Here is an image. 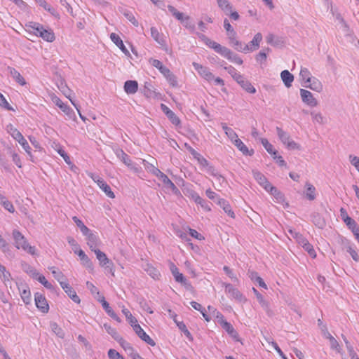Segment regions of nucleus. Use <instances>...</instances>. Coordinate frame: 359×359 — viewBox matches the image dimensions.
I'll return each mask as SVG.
<instances>
[{
  "label": "nucleus",
  "mask_w": 359,
  "mask_h": 359,
  "mask_svg": "<svg viewBox=\"0 0 359 359\" xmlns=\"http://www.w3.org/2000/svg\"><path fill=\"white\" fill-rule=\"evenodd\" d=\"M27 29H29V32H33L36 36H39L40 32L43 29V26L38 22H29L26 25Z\"/></svg>",
  "instance_id": "obj_31"
},
{
  "label": "nucleus",
  "mask_w": 359,
  "mask_h": 359,
  "mask_svg": "<svg viewBox=\"0 0 359 359\" xmlns=\"http://www.w3.org/2000/svg\"><path fill=\"white\" fill-rule=\"evenodd\" d=\"M280 77L286 87L289 88L292 86V83L294 81V76L288 70L282 71Z\"/></svg>",
  "instance_id": "obj_28"
},
{
  "label": "nucleus",
  "mask_w": 359,
  "mask_h": 359,
  "mask_svg": "<svg viewBox=\"0 0 359 359\" xmlns=\"http://www.w3.org/2000/svg\"><path fill=\"white\" fill-rule=\"evenodd\" d=\"M34 300L36 307L43 313L48 312L49 306L43 294L36 292L34 294Z\"/></svg>",
  "instance_id": "obj_6"
},
{
  "label": "nucleus",
  "mask_w": 359,
  "mask_h": 359,
  "mask_svg": "<svg viewBox=\"0 0 359 359\" xmlns=\"http://www.w3.org/2000/svg\"><path fill=\"white\" fill-rule=\"evenodd\" d=\"M313 223L320 229H323L325 226V222L319 213L313 212L311 215Z\"/></svg>",
  "instance_id": "obj_41"
},
{
  "label": "nucleus",
  "mask_w": 359,
  "mask_h": 359,
  "mask_svg": "<svg viewBox=\"0 0 359 359\" xmlns=\"http://www.w3.org/2000/svg\"><path fill=\"white\" fill-rule=\"evenodd\" d=\"M18 287L23 302L25 304H29L31 302V292L29 287L24 283H20Z\"/></svg>",
  "instance_id": "obj_10"
},
{
  "label": "nucleus",
  "mask_w": 359,
  "mask_h": 359,
  "mask_svg": "<svg viewBox=\"0 0 359 359\" xmlns=\"http://www.w3.org/2000/svg\"><path fill=\"white\" fill-rule=\"evenodd\" d=\"M344 248H346V251L350 254V255L352 257L353 259L355 262L359 261V255H358L357 252L352 248V247L350 245L349 242L347 241L346 244L345 245Z\"/></svg>",
  "instance_id": "obj_59"
},
{
  "label": "nucleus",
  "mask_w": 359,
  "mask_h": 359,
  "mask_svg": "<svg viewBox=\"0 0 359 359\" xmlns=\"http://www.w3.org/2000/svg\"><path fill=\"white\" fill-rule=\"evenodd\" d=\"M6 131L15 139L16 141H20L23 137L22 133L15 128L12 124L6 126Z\"/></svg>",
  "instance_id": "obj_37"
},
{
  "label": "nucleus",
  "mask_w": 359,
  "mask_h": 359,
  "mask_svg": "<svg viewBox=\"0 0 359 359\" xmlns=\"http://www.w3.org/2000/svg\"><path fill=\"white\" fill-rule=\"evenodd\" d=\"M73 221L75 222L76 226L80 229L81 233L83 235H87L88 231H90L84 224L83 222L79 219L77 217L74 216L72 217Z\"/></svg>",
  "instance_id": "obj_48"
},
{
  "label": "nucleus",
  "mask_w": 359,
  "mask_h": 359,
  "mask_svg": "<svg viewBox=\"0 0 359 359\" xmlns=\"http://www.w3.org/2000/svg\"><path fill=\"white\" fill-rule=\"evenodd\" d=\"M50 270L51 271V273L53 275L54 278L60 283V285L61 283H67V281L65 280V277L60 271L56 269L55 267L54 266L50 267Z\"/></svg>",
  "instance_id": "obj_45"
},
{
  "label": "nucleus",
  "mask_w": 359,
  "mask_h": 359,
  "mask_svg": "<svg viewBox=\"0 0 359 359\" xmlns=\"http://www.w3.org/2000/svg\"><path fill=\"white\" fill-rule=\"evenodd\" d=\"M268 187H265V190L270 192L276 199L282 200L283 194L279 191L276 187H273L271 184H267Z\"/></svg>",
  "instance_id": "obj_44"
},
{
  "label": "nucleus",
  "mask_w": 359,
  "mask_h": 359,
  "mask_svg": "<svg viewBox=\"0 0 359 359\" xmlns=\"http://www.w3.org/2000/svg\"><path fill=\"white\" fill-rule=\"evenodd\" d=\"M111 40L126 55H130V53L123 44L122 39L115 33L110 34Z\"/></svg>",
  "instance_id": "obj_19"
},
{
  "label": "nucleus",
  "mask_w": 359,
  "mask_h": 359,
  "mask_svg": "<svg viewBox=\"0 0 359 359\" xmlns=\"http://www.w3.org/2000/svg\"><path fill=\"white\" fill-rule=\"evenodd\" d=\"M191 198L194 201V202L197 204L201 205V206L204 208L205 210L210 211V207L208 205L207 201H205L204 199H203L196 192H192L191 194Z\"/></svg>",
  "instance_id": "obj_33"
},
{
  "label": "nucleus",
  "mask_w": 359,
  "mask_h": 359,
  "mask_svg": "<svg viewBox=\"0 0 359 359\" xmlns=\"http://www.w3.org/2000/svg\"><path fill=\"white\" fill-rule=\"evenodd\" d=\"M262 40V34L259 32L257 33L250 43L244 46V52H252L258 49Z\"/></svg>",
  "instance_id": "obj_9"
},
{
  "label": "nucleus",
  "mask_w": 359,
  "mask_h": 359,
  "mask_svg": "<svg viewBox=\"0 0 359 359\" xmlns=\"http://www.w3.org/2000/svg\"><path fill=\"white\" fill-rule=\"evenodd\" d=\"M161 107L162 111L165 113V114L173 125L176 126L180 125L181 121L179 117L171 109H170L164 104H161Z\"/></svg>",
  "instance_id": "obj_13"
},
{
  "label": "nucleus",
  "mask_w": 359,
  "mask_h": 359,
  "mask_svg": "<svg viewBox=\"0 0 359 359\" xmlns=\"http://www.w3.org/2000/svg\"><path fill=\"white\" fill-rule=\"evenodd\" d=\"M133 330L137 335L144 342L149 344L151 346L156 345L155 341L144 331L141 326L137 323L133 327Z\"/></svg>",
  "instance_id": "obj_7"
},
{
  "label": "nucleus",
  "mask_w": 359,
  "mask_h": 359,
  "mask_svg": "<svg viewBox=\"0 0 359 359\" xmlns=\"http://www.w3.org/2000/svg\"><path fill=\"white\" fill-rule=\"evenodd\" d=\"M290 234L297 240V243L301 245L302 247L309 242L306 238H305L302 234L293 232L292 230H290Z\"/></svg>",
  "instance_id": "obj_58"
},
{
  "label": "nucleus",
  "mask_w": 359,
  "mask_h": 359,
  "mask_svg": "<svg viewBox=\"0 0 359 359\" xmlns=\"http://www.w3.org/2000/svg\"><path fill=\"white\" fill-rule=\"evenodd\" d=\"M53 102L67 115H68L69 117H71V114L73 113V110L67 104H64L62 100L57 97H54L52 99Z\"/></svg>",
  "instance_id": "obj_22"
},
{
  "label": "nucleus",
  "mask_w": 359,
  "mask_h": 359,
  "mask_svg": "<svg viewBox=\"0 0 359 359\" xmlns=\"http://www.w3.org/2000/svg\"><path fill=\"white\" fill-rule=\"evenodd\" d=\"M306 198L310 201H313L316 198V188L309 182H306Z\"/></svg>",
  "instance_id": "obj_51"
},
{
  "label": "nucleus",
  "mask_w": 359,
  "mask_h": 359,
  "mask_svg": "<svg viewBox=\"0 0 359 359\" xmlns=\"http://www.w3.org/2000/svg\"><path fill=\"white\" fill-rule=\"evenodd\" d=\"M260 141L264 147L269 154L272 155H276L277 154V151L273 149V145L271 143H269L266 138H261Z\"/></svg>",
  "instance_id": "obj_54"
},
{
  "label": "nucleus",
  "mask_w": 359,
  "mask_h": 359,
  "mask_svg": "<svg viewBox=\"0 0 359 359\" xmlns=\"http://www.w3.org/2000/svg\"><path fill=\"white\" fill-rule=\"evenodd\" d=\"M311 115L313 122H316L321 125L325 123V118L320 112L312 111Z\"/></svg>",
  "instance_id": "obj_52"
},
{
  "label": "nucleus",
  "mask_w": 359,
  "mask_h": 359,
  "mask_svg": "<svg viewBox=\"0 0 359 359\" xmlns=\"http://www.w3.org/2000/svg\"><path fill=\"white\" fill-rule=\"evenodd\" d=\"M98 301L102 304L103 309L105 310L106 313L109 316L114 315L115 313L114 310L110 307L109 303L105 300L104 297H101L100 299H98Z\"/></svg>",
  "instance_id": "obj_53"
},
{
  "label": "nucleus",
  "mask_w": 359,
  "mask_h": 359,
  "mask_svg": "<svg viewBox=\"0 0 359 359\" xmlns=\"http://www.w3.org/2000/svg\"><path fill=\"white\" fill-rule=\"evenodd\" d=\"M170 269L176 282L184 281L185 277L182 273H180L177 267L173 263H170Z\"/></svg>",
  "instance_id": "obj_39"
},
{
  "label": "nucleus",
  "mask_w": 359,
  "mask_h": 359,
  "mask_svg": "<svg viewBox=\"0 0 359 359\" xmlns=\"http://www.w3.org/2000/svg\"><path fill=\"white\" fill-rule=\"evenodd\" d=\"M141 162L144 165L145 169L147 171L152 173L153 175L156 176L158 178H159L163 174V172H162L158 168H156L151 163H148L147 161L142 159Z\"/></svg>",
  "instance_id": "obj_24"
},
{
  "label": "nucleus",
  "mask_w": 359,
  "mask_h": 359,
  "mask_svg": "<svg viewBox=\"0 0 359 359\" xmlns=\"http://www.w3.org/2000/svg\"><path fill=\"white\" fill-rule=\"evenodd\" d=\"M61 92L63 93V95L69 99H71V95L72 94V91L71 89L69 88V87L63 81H61L60 86H58Z\"/></svg>",
  "instance_id": "obj_60"
},
{
  "label": "nucleus",
  "mask_w": 359,
  "mask_h": 359,
  "mask_svg": "<svg viewBox=\"0 0 359 359\" xmlns=\"http://www.w3.org/2000/svg\"><path fill=\"white\" fill-rule=\"evenodd\" d=\"M164 184L165 188L170 189L174 194H180V190L164 173L158 178Z\"/></svg>",
  "instance_id": "obj_17"
},
{
  "label": "nucleus",
  "mask_w": 359,
  "mask_h": 359,
  "mask_svg": "<svg viewBox=\"0 0 359 359\" xmlns=\"http://www.w3.org/2000/svg\"><path fill=\"white\" fill-rule=\"evenodd\" d=\"M118 342L124 348V350L128 353V354L129 355H130V353H132L135 351V350L131 346V345L128 342H127L125 339H123L122 337L121 338V340L118 341Z\"/></svg>",
  "instance_id": "obj_61"
},
{
  "label": "nucleus",
  "mask_w": 359,
  "mask_h": 359,
  "mask_svg": "<svg viewBox=\"0 0 359 359\" xmlns=\"http://www.w3.org/2000/svg\"><path fill=\"white\" fill-rule=\"evenodd\" d=\"M13 237L15 241V245L18 249L22 248L32 255L36 254L35 248L29 245L25 236L19 231L13 230Z\"/></svg>",
  "instance_id": "obj_1"
},
{
  "label": "nucleus",
  "mask_w": 359,
  "mask_h": 359,
  "mask_svg": "<svg viewBox=\"0 0 359 359\" xmlns=\"http://www.w3.org/2000/svg\"><path fill=\"white\" fill-rule=\"evenodd\" d=\"M299 76L305 84L309 83V82H311V79L313 78L309 70L305 67L301 68Z\"/></svg>",
  "instance_id": "obj_43"
},
{
  "label": "nucleus",
  "mask_w": 359,
  "mask_h": 359,
  "mask_svg": "<svg viewBox=\"0 0 359 359\" xmlns=\"http://www.w3.org/2000/svg\"><path fill=\"white\" fill-rule=\"evenodd\" d=\"M88 176L98 185V187L104 192V194L110 198H114L115 195L111 191V187L100 176L93 173H89Z\"/></svg>",
  "instance_id": "obj_3"
},
{
  "label": "nucleus",
  "mask_w": 359,
  "mask_h": 359,
  "mask_svg": "<svg viewBox=\"0 0 359 359\" xmlns=\"http://www.w3.org/2000/svg\"><path fill=\"white\" fill-rule=\"evenodd\" d=\"M300 95L302 101L311 107H316L318 105V101L313 97V94L305 89H300Z\"/></svg>",
  "instance_id": "obj_8"
},
{
  "label": "nucleus",
  "mask_w": 359,
  "mask_h": 359,
  "mask_svg": "<svg viewBox=\"0 0 359 359\" xmlns=\"http://www.w3.org/2000/svg\"><path fill=\"white\" fill-rule=\"evenodd\" d=\"M35 279H36L40 283H41L47 289H49V290L53 289V285L46 279L44 276L39 273V275L36 277Z\"/></svg>",
  "instance_id": "obj_63"
},
{
  "label": "nucleus",
  "mask_w": 359,
  "mask_h": 359,
  "mask_svg": "<svg viewBox=\"0 0 359 359\" xmlns=\"http://www.w3.org/2000/svg\"><path fill=\"white\" fill-rule=\"evenodd\" d=\"M218 204L219 205V206L221 208H222L224 211L229 217H231V218H235V214H234L233 211L231 210V207L229 205V203H228V201H226L225 199L219 198L218 200Z\"/></svg>",
  "instance_id": "obj_30"
},
{
  "label": "nucleus",
  "mask_w": 359,
  "mask_h": 359,
  "mask_svg": "<svg viewBox=\"0 0 359 359\" xmlns=\"http://www.w3.org/2000/svg\"><path fill=\"white\" fill-rule=\"evenodd\" d=\"M276 132L280 141L286 145L289 149L299 150L301 149L300 145L291 140L290 135L283 130L280 128L276 127Z\"/></svg>",
  "instance_id": "obj_2"
},
{
  "label": "nucleus",
  "mask_w": 359,
  "mask_h": 359,
  "mask_svg": "<svg viewBox=\"0 0 359 359\" xmlns=\"http://www.w3.org/2000/svg\"><path fill=\"white\" fill-rule=\"evenodd\" d=\"M8 154L12 157V160L14 162V163L18 168H21L22 167L21 160H20V158L19 155L15 152V151L14 149H11V148H9L8 149Z\"/></svg>",
  "instance_id": "obj_57"
},
{
  "label": "nucleus",
  "mask_w": 359,
  "mask_h": 359,
  "mask_svg": "<svg viewBox=\"0 0 359 359\" xmlns=\"http://www.w3.org/2000/svg\"><path fill=\"white\" fill-rule=\"evenodd\" d=\"M208 172H209L211 175H212V176H214L215 177H216V179H217V180L220 183H222V182H224V181H225L224 177L222 175H220V174L217 171V170H216L213 166H210V167L208 168Z\"/></svg>",
  "instance_id": "obj_64"
},
{
  "label": "nucleus",
  "mask_w": 359,
  "mask_h": 359,
  "mask_svg": "<svg viewBox=\"0 0 359 359\" xmlns=\"http://www.w3.org/2000/svg\"><path fill=\"white\" fill-rule=\"evenodd\" d=\"M7 70L10 75L13 77V79L20 85L25 86L26 84L25 79L20 74V73L18 71H17L15 68L8 67Z\"/></svg>",
  "instance_id": "obj_20"
},
{
  "label": "nucleus",
  "mask_w": 359,
  "mask_h": 359,
  "mask_svg": "<svg viewBox=\"0 0 359 359\" xmlns=\"http://www.w3.org/2000/svg\"><path fill=\"white\" fill-rule=\"evenodd\" d=\"M217 53L220 54L222 56L224 57L227 60L236 63L238 65H242L243 61V60L236 53L232 52L229 48L220 46L218 50H217Z\"/></svg>",
  "instance_id": "obj_4"
},
{
  "label": "nucleus",
  "mask_w": 359,
  "mask_h": 359,
  "mask_svg": "<svg viewBox=\"0 0 359 359\" xmlns=\"http://www.w3.org/2000/svg\"><path fill=\"white\" fill-rule=\"evenodd\" d=\"M168 9L169 12L178 20L181 21V22H184L183 20V13L178 11L174 6L171 5L168 6Z\"/></svg>",
  "instance_id": "obj_55"
},
{
  "label": "nucleus",
  "mask_w": 359,
  "mask_h": 359,
  "mask_svg": "<svg viewBox=\"0 0 359 359\" xmlns=\"http://www.w3.org/2000/svg\"><path fill=\"white\" fill-rule=\"evenodd\" d=\"M331 13L334 16H335L336 20L341 24V27L344 29L345 31L348 30V25L341 15L340 13L335 12V11L332 8Z\"/></svg>",
  "instance_id": "obj_49"
},
{
  "label": "nucleus",
  "mask_w": 359,
  "mask_h": 359,
  "mask_svg": "<svg viewBox=\"0 0 359 359\" xmlns=\"http://www.w3.org/2000/svg\"><path fill=\"white\" fill-rule=\"evenodd\" d=\"M75 254L78 255L82 262V264L86 268H87L90 271L93 270V264L92 262L82 250H79V251L75 250Z\"/></svg>",
  "instance_id": "obj_18"
},
{
  "label": "nucleus",
  "mask_w": 359,
  "mask_h": 359,
  "mask_svg": "<svg viewBox=\"0 0 359 359\" xmlns=\"http://www.w3.org/2000/svg\"><path fill=\"white\" fill-rule=\"evenodd\" d=\"M116 156L126 165H131V159L123 149H117L115 151Z\"/></svg>",
  "instance_id": "obj_35"
},
{
  "label": "nucleus",
  "mask_w": 359,
  "mask_h": 359,
  "mask_svg": "<svg viewBox=\"0 0 359 359\" xmlns=\"http://www.w3.org/2000/svg\"><path fill=\"white\" fill-rule=\"evenodd\" d=\"M220 325H222V328L226 331V332L236 341H239V336L236 330L233 328L232 325L224 320H222L220 322Z\"/></svg>",
  "instance_id": "obj_15"
},
{
  "label": "nucleus",
  "mask_w": 359,
  "mask_h": 359,
  "mask_svg": "<svg viewBox=\"0 0 359 359\" xmlns=\"http://www.w3.org/2000/svg\"><path fill=\"white\" fill-rule=\"evenodd\" d=\"M61 287L72 301L77 304L80 303L81 299L76 294L74 289L68 283H61Z\"/></svg>",
  "instance_id": "obj_11"
},
{
  "label": "nucleus",
  "mask_w": 359,
  "mask_h": 359,
  "mask_svg": "<svg viewBox=\"0 0 359 359\" xmlns=\"http://www.w3.org/2000/svg\"><path fill=\"white\" fill-rule=\"evenodd\" d=\"M236 81L248 93H255L256 92L255 88L252 86L250 82L244 77V76L241 75L238 77V79H236Z\"/></svg>",
  "instance_id": "obj_16"
},
{
  "label": "nucleus",
  "mask_w": 359,
  "mask_h": 359,
  "mask_svg": "<svg viewBox=\"0 0 359 359\" xmlns=\"http://www.w3.org/2000/svg\"><path fill=\"white\" fill-rule=\"evenodd\" d=\"M39 36L41 37L43 40L48 42H53L55 39L54 32L50 29H47L44 27L40 32Z\"/></svg>",
  "instance_id": "obj_38"
},
{
  "label": "nucleus",
  "mask_w": 359,
  "mask_h": 359,
  "mask_svg": "<svg viewBox=\"0 0 359 359\" xmlns=\"http://www.w3.org/2000/svg\"><path fill=\"white\" fill-rule=\"evenodd\" d=\"M193 67L197 71L198 74L208 81H212L214 79V75L210 72L209 69L196 62L192 63Z\"/></svg>",
  "instance_id": "obj_5"
},
{
  "label": "nucleus",
  "mask_w": 359,
  "mask_h": 359,
  "mask_svg": "<svg viewBox=\"0 0 359 359\" xmlns=\"http://www.w3.org/2000/svg\"><path fill=\"white\" fill-rule=\"evenodd\" d=\"M309 84H304L306 88H309L310 89L315 90L316 92L320 93L323 90V85L321 82L316 78L313 77L311 79V82H309Z\"/></svg>",
  "instance_id": "obj_36"
},
{
  "label": "nucleus",
  "mask_w": 359,
  "mask_h": 359,
  "mask_svg": "<svg viewBox=\"0 0 359 359\" xmlns=\"http://www.w3.org/2000/svg\"><path fill=\"white\" fill-rule=\"evenodd\" d=\"M22 270L29 274L31 277L36 278V277L39 275V273L36 270L32 267L30 264L26 262H22L21 264Z\"/></svg>",
  "instance_id": "obj_42"
},
{
  "label": "nucleus",
  "mask_w": 359,
  "mask_h": 359,
  "mask_svg": "<svg viewBox=\"0 0 359 359\" xmlns=\"http://www.w3.org/2000/svg\"><path fill=\"white\" fill-rule=\"evenodd\" d=\"M254 178L257 182L262 186L264 189L268 187L267 184H271L266 179V177L258 170H252Z\"/></svg>",
  "instance_id": "obj_29"
},
{
  "label": "nucleus",
  "mask_w": 359,
  "mask_h": 359,
  "mask_svg": "<svg viewBox=\"0 0 359 359\" xmlns=\"http://www.w3.org/2000/svg\"><path fill=\"white\" fill-rule=\"evenodd\" d=\"M86 237L87 244L89 246L90 249L92 251H95V250H97V246L100 243V240L98 236L93 233L91 231H88L87 235H84Z\"/></svg>",
  "instance_id": "obj_12"
},
{
  "label": "nucleus",
  "mask_w": 359,
  "mask_h": 359,
  "mask_svg": "<svg viewBox=\"0 0 359 359\" xmlns=\"http://www.w3.org/2000/svg\"><path fill=\"white\" fill-rule=\"evenodd\" d=\"M149 62L152 66L158 69L163 76L168 74L170 69L164 66L160 60L156 59H150Z\"/></svg>",
  "instance_id": "obj_32"
},
{
  "label": "nucleus",
  "mask_w": 359,
  "mask_h": 359,
  "mask_svg": "<svg viewBox=\"0 0 359 359\" xmlns=\"http://www.w3.org/2000/svg\"><path fill=\"white\" fill-rule=\"evenodd\" d=\"M104 327L107 332L110 334L116 341L121 340V337L116 332V329L111 327L107 324H104Z\"/></svg>",
  "instance_id": "obj_50"
},
{
  "label": "nucleus",
  "mask_w": 359,
  "mask_h": 359,
  "mask_svg": "<svg viewBox=\"0 0 359 359\" xmlns=\"http://www.w3.org/2000/svg\"><path fill=\"white\" fill-rule=\"evenodd\" d=\"M0 203L4 206V208L7 210L8 212L13 213L15 211V208L13 204L6 199L5 196L0 194Z\"/></svg>",
  "instance_id": "obj_46"
},
{
  "label": "nucleus",
  "mask_w": 359,
  "mask_h": 359,
  "mask_svg": "<svg viewBox=\"0 0 359 359\" xmlns=\"http://www.w3.org/2000/svg\"><path fill=\"white\" fill-rule=\"evenodd\" d=\"M123 313L125 315L126 318L128 320V323L130 324L132 327L135 326L136 324H137V319L133 316L130 311L127 309H123L122 310Z\"/></svg>",
  "instance_id": "obj_56"
},
{
  "label": "nucleus",
  "mask_w": 359,
  "mask_h": 359,
  "mask_svg": "<svg viewBox=\"0 0 359 359\" xmlns=\"http://www.w3.org/2000/svg\"><path fill=\"white\" fill-rule=\"evenodd\" d=\"M93 252L95 253L96 257L98 259L101 266L105 267L107 269L110 268V265H113L111 261L107 258L105 253L99 249L95 250Z\"/></svg>",
  "instance_id": "obj_14"
},
{
  "label": "nucleus",
  "mask_w": 359,
  "mask_h": 359,
  "mask_svg": "<svg viewBox=\"0 0 359 359\" xmlns=\"http://www.w3.org/2000/svg\"><path fill=\"white\" fill-rule=\"evenodd\" d=\"M233 144L238 148L239 151L245 156H252L254 154V150H249L247 146L238 138L233 141Z\"/></svg>",
  "instance_id": "obj_21"
},
{
  "label": "nucleus",
  "mask_w": 359,
  "mask_h": 359,
  "mask_svg": "<svg viewBox=\"0 0 359 359\" xmlns=\"http://www.w3.org/2000/svg\"><path fill=\"white\" fill-rule=\"evenodd\" d=\"M348 228L352 231L354 234L355 239L359 242V226L356 223V222L353 219H348L346 222H344Z\"/></svg>",
  "instance_id": "obj_23"
},
{
  "label": "nucleus",
  "mask_w": 359,
  "mask_h": 359,
  "mask_svg": "<svg viewBox=\"0 0 359 359\" xmlns=\"http://www.w3.org/2000/svg\"><path fill=\"white\" fill-rule=\"evenodd\" d=\"M218 6L226 14L229 15V12L231 11L233 6L228 0H217Z\"/></svg>",
  "instance_id": "obj_40"
},
{
  "label": "nucleus",
  "mask_w": 359,
  "mask_h": 359,
  "mask_svg": "<svg viewBox=\"0 0 359 359\" xmlns=\"http://www.w3.org/2000/svg\"><path fill=\"white\" fill-rule=\"evenodd\" d=\"M144 94L148 97H156L158 93L154 90L150 83L146 82L144 84Z\"/></svg>",
  "instance_id": "obj_47"
},
{
  "label": "nucleus",
  "mask_w": 359,
  "mask_h": 359,
  "mask_svg": "<svg viewBox=\"0 0 359 359\" xmlns=\"http://www.w3.org/2000/svg\"><path fill=\"white\" fill-rule=\"evenodd\" d=\"M145 271L154 279L158 280L161 277V273L158 269L150 264H146L144 266Z\"/></svg>",
  "instance_id": "obj_34"
},
{
  "label": "nucleus",
  "mask_w": 359,
  "mask_h": 359,
  "mask_svg": "<svg viewBox=\"0 0 359 359\" xmlns=\"http://www.w3.org/2000/svg\"><path fill=\"white\" fill-rule=\"evenodd\" d=\"M198 36L209 48H212L215 52H217V50H218L221 46V44L212 41L203 34L198 33Z\"/></svg>",
  "instance_id": "obj_27"
},
{
  "label": "nucleus",
  "mask_w": 359,
  "mask_h": 359,
  "mask_svg": "<svg viewBox=\"0 0 359 359\" xmlns=\"http://www.w3.org/2000/svg\"><path fill=\"white\" fill-rule=\"evenodd\" d=\"M50 327L52 331L59 337L63 338L65 333L62 330V329L56 323H50Z\"/></svg>",
  "instance_id": "obj_62"
},
{
  "label": "nucleus",
  "mask_w": 359,
  "mask_h": 359,
  "mask_svg": "<svg viewBox=\"0 0 359 359\" xmlns=\"http://www.w3.org/2000/svg\"><path fill=\"white\" fill-rule=\"evenodd\" d=\"M138 83L136 81L128 80L124 83V90L128 94H134L137 91Z\"/></svg>",
  "instance_id": "obj_25"
},
{
  "label": "nucleus",
  "mask_w": 359,
  "mask_h": 359,
  "mask_svg": "<svg viewBox=\"0 0 359 359\" xmlns=\"http://www.w3.org/2000/svg\"><path fill=\"white\" fill-rule=\"evenodd\" d=\"M151 35L152 38L161 46H163L166 45L165 40L164 39L163 35L160 34L158 29L152 27H151Z\"/></svg>",
  "instance_id": "obj_26"
}]
</instances>
